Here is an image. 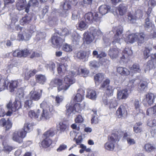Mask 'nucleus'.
<instances>
[{
	"label": "nucleus",
	"instance_id": "nucleus-1",
	"mask_svg": "<svg viewBox=\"0 0 156 156\" xmlns=\"http://www.w3.org/2000/svg\"><path fill=\"white\" fill-rule=\"evenodd\" d=\"M78 73L79 72L78 69H75L69 72L68 75L66 76L64 78L63 87H60L58 88V91L68 89L71 85L75 82V80L73 76H76Z\"/></svg>",
	"mask_w": 156,
	"mask_h": 156
},
{
	"label": "nucleus",
	"instance_id": "nucleus-2",
	"mask_svg": "<svg viewBox=\"0 0 156 156\" xmlns=\"http://www.w3.org/2000/svg\"><path fill=\"white\" fill-rule=\"evenodd\" d=\"M41 108H44L40 117L38 120H44L49 119L51 117V112L53 110V106L49 103L47 104L45 101H43L40 104Z\"/></svg>",
	"mask_w": 156,
	"mask_h": 156
},
{
	"label": "nucleus",
	"instance_id": "nucleus-3",
	"mask_svg": "<svg viewBox=\"0 0 156 156\" xmlns=\"http://www.w3.org/2000/svg\"><path fill=\"white\" fill-rule=\"evenodd\" d=\"M119 137L116 134H112L108 137V141L105 144V149L108 151H113L115 147V144L119 140Z\"/></svg>",
	"mask_w": 156,
	"mask_h": 156
},
{
	"label": "nucleus",
	"instance_id": "nucleus-4",
	"mask_svg": "<svg viewBox=\"0 0 156 156\" xmlns=\"http://www.w3.org/2000/svg\"><path fill=\"white\" fill-rule=\"evenodd\" d=\"M144 13L140 9H138L135 11L134 16L131 13H129L128 15V21L130 23H134L137 19L142 18Z\"/></svg>",
	"mask_w": 156,
	"mask_h": 156
},
{
	"label": "nucleus",
	"instance_id": "nucleus-5",
	"mask_svg": "<svg viewBox=\"0 0 156 156\" xmlns=\"http://www.w3.org/2000/svg\"><path fill=\"white\" fill-rule=\"evenodd\" d=\"M21 107V105L20 101H15L13 104L10 101L6 105V108L8 109L7 113V115H10L12 113V112H16Z\"/></svg>",
	"mask_w": 156,
	"mask_h": 156
},
{
	"label": "nucleus",
	"instance_id": "nucleus-6",
	"mask_svg": "<svg viewBox=\"0 0 156 156\" xmlns=\"http://www.w3.org/2000/svg\"><path fill=\"white\" fill-rule=\"evenodd\" d=\"M26 135V133L22 129L16 131L13 134V140L19 143H21L23 141L22 139L25 137Z\"/></svg>",
	"mask_w": 156,
	"mask_h": 156
},
{
	"label": "nucleus",
	"instance_id": "nucleus-7",
	"mask_svg": "<svg viewBox=\"0 0 156 156\" xmlns=\"http://www.w3.org/2000/svg\"><path fill=\"white\" fill-rule=\"evenodd\" d=\"M31 34L29 33V30L24 29L22 31H20L18 35L17 40L18 41L28 40L31 37Z\"/></svg>",
	"mask_w": 156,
	"mask_h": 156
},
{
	"label": "nucleus",
	"instance_id": "nucleus-8",
	"mask_svg": "<svg viewBox=\"0 0 156 156\" xmlns=\"http://www.w3.org/2000/svg\"><path fill=\"white\" fill-rule=\"evenodd\" d=\"M155 96L152 93H148L146 94L145 98L143 101L144 104L146 106L147 105L149 106L151 105L153 103Z\"/></svg>",
	"mask_w": 156,
	"mask_h": 156
},
{
	"label": "nucleus",
	"instance_id": "nucleus-9",
	"mask_svg": "<svg viewBox=\"0 0 156 156\" xmlns=\"http://www.w3.org/2000/svg\"><path fill=\"white\" fill-rule=\"evenodd\" d=\"M42 90L35 91L34 89L32 90L29 94L30 99L35 101L39 100L42 95Z\"/></svg>",
	"mask_w": 156,
	"mask_h": 156
},
{
	"label": "nucleus",
	"instance_id": "nucleus-10",
	"mask_svg": "<svg viewBox=\"0 0 156 156\" xmlns=\"http://www.w3.org/2000/svg\"><path fill=\"white\" fill-rule=\"evenodd\" d=\"M151 60L149 61L147 63L145 68V71H149L155 68V65L154 63V61L156 60V54H151Z\"/></svg>",
	"mask_w": 156,
	"mask_h": 156
},
{
	"label": "nucleus",
	"instance_id": "nucleus-11",
	"mask_svg": "<svg viewBox=\"0 0 156 156\" xmlns=\"http://www.w3.org/2000/svg\"><path fill=\"white\" fill-rule=\"evenodd\" d=\"M52 43L54 47L60 45L64 41V39H62L60 37L58 36L57 34H54L51 38Z\"/></svg>",
	"mask_w": 156,
	"mask_h": 156
},
{
	"label": "nucleus",
	"instance_id": "nucleus-12",
	"mask_svg": "<svg viewBox=\"0 0 156 156\" xmlns=\"http://www.w3.org/2000/svg\"><path fill=\"white\" fill-rule=\"evenodd\" d=\"M66 115L69 117H72L73 115L76 112V110L75 109L73 104L70 103L66 105Z\"/></svg>",
	"mask_w": 156,
	"mask_h": 156
},
{
	"label": "nucleus",
	"instance_id": "nucleus-13",
	"mask_svg": "<svg viewBox=\"0 0 156 156\" xmlns=\"http://www.w3.org/2000/svg\"><path fill=\"white\" fill-rule=\"evenodd\" d=\"M116 113L119 118L126 116L127 111L125 106L123 105H121L116 111Z\"/></svg>",
	"mask_w": 156,
	"mask_h": 156
},
{
	"label": "nucleus",
	"instance_id": "nucleus-14",
	"mask_svg": "<svg viewBox=\"0 0 156 156\" xmlns=\"http://www.w3.org/2000/svg\"><path fill=\"white\" fill-rule=\"evenodd\" d=\"M0 126L5 127L7 130L12 127V123L9 119L6 120L5 119L2 118L0 120Z\"/></svg>",
	"mask_w": 156,
	"mask_h": 156
},
{
	"label": "nucleus",
	"instance_id": "nucleus-15",
	"mask_svg": "<svg viewBox=\"0 0 156 156\" xmlns=\"http://www.w3.org/2000/svg\"><path fill=\"white\" fill-rule=\"evenodd\" d=\"M21 82V80H16L12 81L9 83V88L10 91L11 92L13 91L15 89L20 85Z\"/></svg>",
	"mask_w": 156,
	"mask_h": 156
},
{
	"label": "nucleus",
	"instance_id": "nucleus-16",
	"mask_svg": "<svg viewBox=\"0 0 156 156\" xmlns=\"http://www.w3.org/2000/svg\"><path fill=\"white\" fill-rule=\"evenodd\" d=\"M128 93L127 89L118 90L117 93L118 98L119 99H125L128 96Z\"/></svg>",
	"mask_w": 156,
	"mask_h": 156
},
{
	"label": "nucleus",
	"instance_id": "nucleus-17",
	"mask_svg": "<svg viewBox=\"0 0 156 156\" xmlns=\"http://www.w3.org/2000/svg\"><path fill=\"white\" fill-rule=\"evenodd\" d=\"M119 53V51L117 48H113L110 49L108 54L112 58L114 59L118 57Z\"/></svg>",
	"mask_w": 156,
	"mask_h": 156
},
{
	"label": "nucleus",
	"instance_id": "nucleus-18",
	"mask_svg": "<svg viewBox=\"0 0 156 156\" xmlns=\"http://www.w3.org/2000/svg\"><path fill=\"white\" fill-rule=\"evenodd\" d=\"M57 131L55 128H51L45 132L43 134V138H48L50 136H53Z\"/></svg>",
	"mask_w": 156,
	"mask_h": 156
},
{
	"label": "nucleus",
	"instance_id": "nucleus-19",
	"mask_svg": "<svg viewBox=\"0 0 156 156\" xmlns=\"http://www.w3.org/2000/svg\"><path fill=\"white\" fill-rule=\"evenodd\" d=\"M60 8L64 11H68L71 8L70 3L68 1L64 0L60 3Z\"/></svg>",
	"mask_w": 156,
	"mask_h": 156
},
{
	"label": "nucleus",
	"instance_id": "nucleus-20",
	"mask_svg": "<svg viewBox=\"0 0 156 156\" xmlns=\"http://www.w3.org/2000/svg\"><path fill=\"white\" fill-rule=\"evenodd\" d=\"M86 97L92 100H95L97 98L96 92L94 90L88 89L87 91Z\"/></svg>",
	"mask_w": 156,
	"mask_h": 156
},
{
	"label": "nucleus",
	"instance_id": "nucleus-21",
	"mask_svg": "<svg viewBox=\"0 0 156 156\" xmlns=\"http://www.w3.org/2000/svg\"><path fill=\"white\" fill-rule=\"evenodd\" d=\"M122 28H120L117 29L116 31V35L115 36L113 41L112 43L114 44L115 43H120L121 39L119 38V36L122 33Z\"/></svg>",
	"mask_w": 156,
	"mask_h": 156
},
{
	"label": "nucleus",
	"instance_id": "nucleus-22",
	"mask_svg": "<svg viewBox=\"0 0 156 156\" xmlns=\"http://www.w3.org/2000/svg\"><path fill=\"white\" fill-rule=\"evenodd\" d=\"M38 4L39 3L37 0H30L26 6L25 11L26 12L28 13L30 6L37 7L38 5Z\"/></svg>",
	"mask_w": 156,
	"mask_h": 156
},
{
	"label": "nucleus",
	"instance_id": "nucleus-23",
	"mask_svg": "<svg viewBox=\"0 0 156 156\" xmlns=\"http://www.w3.org/2000/svg\"><path fill=\"white\" fill-rule=\"evenodd\" d=\"M144 27L146 30L151 31L154 28V24L151 22L149 19L147 18L145 19Z\"/></svg>",
	"mask_w": 156,
	"mask_h": 156
},
{
	"label": "nucleus",
	"instance_id": "nucleus-24",
	"mask_svg": "<svg viewBox=\"0 0 156 156\" xmlns=\"http://www.w3.org/2000/svg\"><path fill=\"white\" fill-rule=\"evenodd\" d=\"M90 34L92 35L94 38H97V37L101 34V31L98 29H96L94 27L90 28Z\"/></svg>",
	"mask_w": 156,
	"mask_h": 156
},
{
	"label": "nucleus",
	"instance_id": "nucleus-25",
	"mask_svg": "<svg viewBox=\"0 0 156 156\" xmlns=\"http://www.w3.org/2000/svg\"><path fill=\"white\" fill-rule=\"evenodd\" d=\"M110 9V7L106 5H101L99 8V12L102 15L107 13L109 11Z\"/></svg>",
	"mask_w": 156,
	"mask_h": 156
},
{
	"label": "nucleus",
	"instance_id": "nucleus-26",
	"mask_svg": "<svg viewBox=\"0 0 156 156\" xmlns=\"http://www.w3.org/2000/svg\"><path fill=\"white\" fill-rule=\"evenodd\" d=\"M27 4L26 0H18L16 3L17 9L19 10H21L25 8L26 9V5Z\"/></svg>",
	"mask_w": 156,
	"mask_h": 156
},
{
	"label": "nucleus",
	"instance_id": "nucleus-27",
	"mask_svg": "<svg viewBox=\"0 0 156 156\" xmlns=\"http://www.w3.org/2000/svg\"><path fill=\"white\" fill-rule=\"evenodd\" d=\"M51 84L54 86H58V88L60 87H63L62 81L61 79L58 78H55L53 79L51 82Z\"/></svg>",
	"mask_w": 156,
	"mask_h": 156
},
{
	"label": "nucleus",
	"instance_id": "nucleus-28",
	"mask_svg": "<svg viewBox=\"0 0 156 156\" xmlns=\"http://www.w3.org/2000/svg\"><path fill=\"white\" fill-rule=\"evenodd\" d=\"M84 42L87 44H89L92 42L94 38L90 34L85 33L83 34Z\"/></svg>",
	"mask_w": 156,
	"mask_h": 156
},
{
	"label": "nucleus",
	"instance_id": "nucleus-29",
	"mask_svg": "<svg viewBox=\"0 0 156 156\" xmlns=\"http://www.w3.org/2000/svg\"><path fill=\"white\" fill-rule=\"evenodd\" d=\"M118 10L119 14L120 15L123 16L126 12L127 10V7L124 4H120L118 7Z\"/></svg>",
	"mask_w": 156,
	"mask_h": 156
},
{
	"label": "nucleus",
	"instance_id": "nucleus-30",
	"mask_svg": "<svg viewBox=\"0 0 156 156\" xmlns=\"http://www.w3.org/2000/svg\"><path fill=\"white\" fill-rule=\"evenodd\" d=\"M35 77L37 82L42 84H44L46 80V78L44 75H36Z\"/></svg>",
	"mask_w": 156,
	"mask_h": 156
},
{
	"label": "nucleus",
	"instance_id": "nucleus-31",
	"mask_svg": "<svg viewBox=\"0 0 156 156\" xmlns=\"http://www.w3.org/2000/svg\"><path fill=\"white\" fill-rule=\"evenodd\" d=\"M137 35L135 34H132L129 35L125 39L126 42L133 43L136 40Z\"/></svg>",
	"mask_w": 156,
	"mask_h": 156
},
{
	"label": "nucleus",
	"instance_id": "nucleus-32",
	"mask_svg": "<svg viewBox=\"0 0 156 156\" xmlns=\"http://www.w3.org/2000/svg\"><path fill=\"white\" fill-rule=\"evenodd\" d=\"M117 72L122 75H128L129 74V71L126 68L119 67L117 69Z\"/></svg>",
	"mask_w": 156,
	"mask_h": 156
},
{
	"label": "nucleus",
	"instance_id": "nucleus-33",
	"mask_svg": "<svg viewBox=\"0 0 156 156\" xmlns=\"http://www.w3.org/2000/svg\"><path fill=\"white\" fill-rule=\"evenodd\" d=\"M32 16L30 15L26 16L23 17L20 20V23L22 25L29 23L32 19Z\"/></svg>",
	"mask_w": 156,
	"mask_h": 156
},
{
	"label": "nucleus",
	"instance_id": "nucleus-34",
	"mask_svg": "<svg viewBox=\"0 0 156 156\" xmlns=\"http://www.w3.org/2000/svg\"><path fill=\"white\" fill-rule=\"evenodd\" d=\"M104 78V75L103 74L99 73L96 74L94 77L96 84H98L101 83Z\"/></svg>",
	"mask_w": 156,
	"mask_h": 156
},
{
	"label": "nucleus",
	"instance_id": "nucleus-35",
	"mask_svg": "<svg viewBox=\"0 0 156 156\" xmlns=\"http://www.w3.org/2000/svg\"><path fill=\"white\" fill-rule=\"evenodd\" d=\"M9 82L7 80H0V91L7 88Z\"/></svg>",
	"mask_w": 156,
	"mask_h": 156
},
{
	"label": "nucleus",
	"instance_id": "nucleus-36",
	"mask_svg": "<svg viewBox=\"0 0 156 156\" xmlns=\"http://www.w3.org/2000/svg\"><path fill=\"white\" fill-rule=\"evenodd\" d=\"M24 129H22L26 133V132H29L31 131L33 128V125L31 123L28 122H25L24 124Z\"/></svg>",
	"mask_w": 156,
	"mask_h": 156
},
{
	"label": "nucleus",
	"instance_id": "nucleus-37",
	"mask_svg": "<svg viewBox=\"0 0 156 156\" xmlns=\"http://www.w3.org/2000/svg\"><path fill=\"white\" fill-rule=\"evenodd\" d=\"M41 110L39 109H38L36 112H35L33 110H31L29 112V115L32 118L37 119H38L39 114L41 113Z\"/></svg>",
	"mask_w": 156,
	"mask_h": 156
},
{
	"label": "nucleus",
	"instance_id": "nucleus-38",
	"mask_svg": "<svg viewBox=\"0 0 156 156\" xmlns=\"http://www.w3.org/2000/svg\"><path fill=\"white\" fill-rule=\"evenodd\" d=\"M93 13L91 12L86 14L84 16V18L86 23H91L93 20Z\"/></svg>",
	"mask_w": 156,
	"mask_h": 156
},
{
	"label": "nucleus",
	"instance_id": "nucleus-39",
	"mask_svg": "<svg viewBox=\"0 0 156 156\" xmlns=\"http://www.w3.org/2000/svg\"><path fill=\"white\" fill-rule=\"evenodd\" d=\"M146 35L144 33H141L137 35L136 40L139 44H143L144 43Z\"/></svg>",
	"mask_w": 156,
	"mask_h": 156
},
{
	"label": "nucleus",
	"instance_id": "nucleus-40",
	"mask_svg": "<svg viewBox=\"0 0 156 156\" xmlns=\"http://www.w3.org/2000/svg\"><path fill=\"white\" fill-rule=\"evenodd\" d=\"M123 54L122 56L121 57L122 59H125L128 57L129 56L131 55L132 54L133 52L132 50L128 48H126L123 51Z\"/></svg>",
	"mask_w": 156,
	"mask_h": 156
},
{
	"label": "nucleus",
	"instance_id": "nucleus-41",
	"mask_svg": "<svg viewBox=\"0 0 156 156\" xmlns=\"http://www.w3.org/2000/svg\"><path fill=\"white\" fill-rule=\"evenodd\" d=\"M45 139L42 142L41 144L42 146L44 147H49L52 143L51 140L48 138H44Z\"/></svg>",
	"mask_w": 156,
	"mask_h": 156
},
{
	"label": "nucleus",
	"instance_id": "nucleus-42",
	"mask_svg": "<svg viewBox=\"0 0 156 156\" xmlns=\"http://www.w3.org/2000/svg\"><path fill=\"white\" fill-rule=\"evenodd\" d=\"M144 149L148 153H150L155 149V147L149 143L146 144L144 147Z\"/></svg>",
	"mask_w": 156,
	"mask_h": 156
},
{
	"label": "nucleus",
	"instance_id": "nucleus-43",
	"mask_svg": "<svg viewBox=\"0 0 156 156\" xmlns=\"http://www.w3.org/2000/svg\"><path fill=\"white\" fill-rule=\"evenodd\" d=\"M130 70L132 73L140 72L141 69L139 65L137 64H134L130 68Z\"/></svg>",
	"mask_w": 156,
	"mask_h": 156
},
{
	"label": "nucleus",
	"instance_id": "nucleus-44",
	"mask_svg": "<svg viewBox=\"0 0 156 156\" xmlns=\"http://www.w3.org/2000/svg\"><path fill=\"white\" fill-rule=\"evenodd\" d=\"M82 92H83L82 94L78 93L75 96L74 99L75 102H80L82 101L83 99L84 94L83 93V90Z\"/></svg>",
	"mask_w": 156,
	"mask_h": 156
},
{
	"label": "nucleus",
	"instance_id": "nucleus-45",
	"mask_svg": "<svg viewBox=\"0 0 156 156\" xmlns=\"http://www.w3.org/2000/svg\"><path fill=\"white\" fill-rule=\"evenodd\" d=\"M142 123L140 122L136 123L133 127L134 131L136 133H140L142 131V129L140 126L141 125Z\"/></svg>",
	"mask_w": 156,
	"mask_h": 156
},
{
	"label": "nucleus",
	"instance_id": "nucleus-46",
	"mask_svg": "<svg viewBox=\"0 0 156 156\" xmlns=\"http://www.w3.org/2000/svg\"><path fill=\"white\" fill-rule=\"evenodd\" d=\"M46 34L45 33L38 31L37 32L35 39L37 41H39L44 38Z\"/></svg>",
	"mask_w": 156,
	"mask_h": 156
},
{
	"label": "nucleus",
	"instance_id": "nucleus-47",
	"mask_svg": "<svg viewBox=\"0 0 156 156\" xmlns=\"http://www.w3.org/2000/svg\"><path fill=\"white\" fill-rule=\"evenodd\" d=\"M37 71L34 69L33 70H29L25 73V78L27 80H28L29 78L32 76H34L36 73Z\"/></svg>",
	"mask_w": 156,
	"mask_h": 156
},
{
	"label": "nucleus",
	"instance_id": "nucleus-48",
	"mask_svg": "<svg viewBox=\"0 0 156 156\" xmlns=\"http://www.w3.org/2000/svg\"><path fill=\"white\" fill-rule=\"evenodd\" d=\"M72 40L74 43L77 44L80 38V36L77 33H75L72 35Z\"/></svg>",
	"mask_w": 156,
	"mask_h": 156
},
{
	"label": "nucleus",
	"instance_id": "nucleus-49",
	"mask_svg": "<svg viewBox=\"0 0 156 156\" xmlns=\"http://www.w3.org/2000/svg\"><path fill=\"white\" fill-rule=\"evenodd\" d=\"M73 105L75 109L77 111L76 112H79L85 106L84 104L83 105L77 103L74 104Z\"/></svg>",
	"mask_w": 156,
	"mask_h": 156
},
{
	"label": "nucleus",
	"instance_id": "nucleus-50",
	"mask_svg": "<svg viewBox=\"0 0 156 156\" xmlns=\"http://www.w3.org/2000/svg\"><path fill=\"white\" fill-rule=\"evenodd\" d=\"M152 45H151L150 47H146L145 48L144 52V57L146 58H147L150 55V51L152 50Z\"/></svg>",
	"mask_w": 156,
	"mask_h": 156
},
{
	"label": "nucleus",
	"instance_id": "nucleus-51",
	"mask_svg": "<svg viewBox=\"0 0 156 156\" xmlns=\"http://www.w3.org/2000/svg\"><path fill=\"white\" fill-rule=\"evenodd\" d=\"M148 83L145 81L141 82L139 87V89L141 91L146 90L147 88Z\"/></svg>",
	"mask_w": 156,
	"mask_h": 156
},
{
	"label": "nucleus",
	"instance_id": "nucleus-52",
	"mask_svg": "<svg viewBox=\"0 0 156 156\" xmlns=\"http://www.w3.org/2000/svg\"><path fill=\"white\" fill-rule=\"evenodd\" d=\"M89 66L91 69L98 68L100 66L98 62L94 60L91 61L89 62Z\"/></svg>",
	"mask_w": 156,
	"mask_h": 156
},
{
	"label": "nucleus",
	"instance_id": "nucleus-53",
	"mask_svg": "<svg viewBox=\"0 0 156 156\" xmlns=\"http://www.w3.org/2000/svg\"><path fill=\"white\" fill-rule=\"evenodd\" d=\"M117 101L115 99L109 100L108 105L110 108H114L117 106Z\"/></svg>",
	"mask_w": 156,
	"mask_h": 156
},
{
	"label": "nucleus",
	"instance_id": "nucleus-54",
	"mask_svg": "<svg viewBox=\"0 0 156 156\" xmlns=\"http://www.w3.org/2000/svg\"><path fill=\"white\" fill-rule=\"evenodd\" d=\"M87 24L84 21H81L79 24V29L80 30H83L87 28Z\"/></svg>",
	"mask_w": 156,
	"mask_h": 156
},
{
	"label": "nucleus",
	"instance_id": "nucleus-55",
	"mask_svg": "<svg viewBox=\"0 0 156 156\" xmlns=\"http://www.w3.org/2000/svg\"><path fill=\"white\" fill-rule=\"evenodd\" d=\"M94 115H92V118L91 119V122L92 124H96L98 122V119L97 116V112L96 111H93Z\"/></svg>",
	"mask_w": 156,
	"mask_h": 156
},
{
	"label": "nucleus",
	"instance_id": "nucleus-56",
	"mask_svg": "<svg viewBox=\"0 0 156 156\" xmlns=\"http://www.w3.org/2000/svg\"><path fill=\"white\" fill-rule=\"evenodd\" d=\"M86 55V53L83 51H80L76 54V57L79 59H82L84 58Z\"/></svg>",
	"mask_w": 156,
	"mask_h": 156
},
{
	"label": "nucleus",
	"instance_id": "nucleus-57",
	"mask_svg": "<svg viewBox=\"0 0 156 156\" xmlns=\"http://www.w3.org/2000/svg\"><path fill=\"white\" fill-rule=\"evenodd\" d=\"M13 55L14 57H23L22 50L21 51L19 50H16L13 52Z\"/></svg>",
	"mask_w": 156,
	"mask_h": 156
},
{
	"label": "nucleus",
	"instance_id": "nucleus-58",
	"mask_svg": "<svg viewBox=\"0 0 156 156\" xmlns=\"http://www.w3.org/2000/svg\"><path fill=\"white\" fill-rule=\"evenodd\" d=\"M32 104V100L30 98V99H27L25 100L24 102V106L26 108H30Z\"/></svg>",
	"mask_w": 156,
	"mask_h": 156
},
{
	"label": "nucleus",
	"instance_id": "nucleus-59",
	"mask_svg": "<svg viewBox=\"0 0 156 156\" xmlns=\"http://www.w3.org/2000/svg\"><path fill=\"white\" fill-rule=\"evenodd\" d=\"M48 69L50 70H54L55 68V65L54 62H50L46 65Z\"/></svg>",
	"mask_w": 156,
	"mask_h": 156
},
{
	"label": "nucleus",
	"instance_id": "nucleus-60",
	"mask_svg": "<svg viewBox=\"0 0 156 156\" xmlns=\"http://www.w3.org/2000/svg\"><path fill=\"white\" fill-rule=\"evenodd\" d=\"M63 98L62 96L57 95L55 98V101L56 102V105L58 106L59 104L63 101Z\"/></svg>",
	"mask_w": 156,
	"mask_h": 156
},
{
	"label": "nucleus",
	"instance_id": "nucleus-61",
	"mask_svg": "<svg viewBox=\"0 0 156 156\" xmlns=\"http://www.w3.org/2000/svg\"><path fill=\"white\" fill-rule=\"evenodd\" d=\"M63 49L66 51H70L72 50V47L69 44H66L63 46Z\"/></svg>",
	"mask_w": 156,
	"mask_h": 156
},
{
	"label": "nucleus",
	"instance_id": "nucleus-62",
	"mask_svg": "<svg viewBox=\"0 0 156 156\" xmlns=\"http://www.w3.org/2000/svg\"><path fill=\"white\" fill-rule=\"evenodd\" d=\"M58 128L61 132H64L67 128V126L62 122L59 123Z\"/></svg>",
	"mask_w": 156,
	"mask_h": 156
},
{
	"label": "nucleus",
	"instance_id": "nucleus-63",
	"mask_svg": "<svg viewBox=\"0 0 156 156\" xmlns=\"http://www.w3.org/2000/svg\"><path fill=\"white\" fill-rule=\"evenodd\" d=\"M113 89L111 86H108L105 92L108 95L111 96L113 92Z\"/></svg>",
	"mask_w": 156,
	"mask_h": 156
},
{
	"label": "nucleus",
	"instance_id": "nucleus-64",
	"mask_svg": "<svg viewBox=\"0 0 156 156\" xmlns=\"http://www.w3.org/2000/svg\"><path fill=\"white\" fill-rule=\"evenodd\" d=\"M79 14L77 10H74L73 11L72 14V19L73 20H76L78 19Z\"/></svg>",
	"mask_w": 156,
	"mask_h": 156
}]
</instances>
